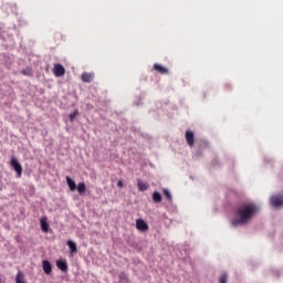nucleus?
Returning a JSON list of instances; mask_svg holds the SVG:
<instances>
[{"instance_id":"nucleus-18","label":"nucleus","mask_w":283,"mask_h":283,"mask_svg":"<svg viewBox=\"0 0 283 283\" xmlns=\"http://www.w3.org/2000/svg\"><path fill=\"white\" fill-rule=\"evenodd\" d=\"M76 116H78V109H75L73 113L69 115L71 123H74V119L76 118Z\"/></svg>"},{"instance_id":"nucleus-17","label":"nucleus","mask_w":283,"mask_h":283,"mask_svg":"<svg viewBox=\"0 0 283 283\" xmlns=\"http://www.w3.org/2000/svg\"><path fill=\"white\" fill-rule=\"evenodd\" d=\"M163 192H164V195L166 196L167 200H169V202H171L172 197H171V192L169 191V189L164 188V189H163Z\"/></svg>"},{"instance_id":"nucleus-22","label":"nucleus","mask_w":283,"mask_h":283,"mask_svg":"<svg viewBox=\"0 0 283 283\" xmlns=\"http://www.w3.org/2000/svg\"><path fill=\"white\" fill-rule=\"evenodd\" d=\"M200 156H202V154H201L200 151H197V153L195 154V158H200Z\"/></svg>"},{"instance_id":"nucleus-24","label":"nucleus","mask_w":283,"mask_h":283,"mask_svg":"<svg viewBox=\"0 0 283 283\" xmlns=\"http://www.w3.org/2000/svg\"><path fill=\"white\" fill-rule=\"evenodd\" d=\"M24 76H30V72H24Z\"/></svg>"},{"instance_id":"nucleus-7","label":"nucleus","mask_w":283,"mask_h":283,"mask_svg":"<svg viewBox=\"0 0 283 283\" xmlns=\"http://www.w3.org/2000/svg\"><path fill=\"white\" fill-rule=\"evenodd\" d=\"M81 78L83 83H92L94 81V73H83Z\"/></svg>"},{"instance_id":"nucleus-8","label":"nucleus","mask_w":283,"mask_h":283,"mask_svg":"<svg viewBox=\"0 0 283 283\" xmlns=\"http://www.w3.org/2000/svg\"><path fill=\"white\" fill-rule=\"evenodd\" d=\"M40 224H41V229H42L43 233H48V231L50 229V224H48V218H42L40 220Z\"/></svg>"},{"instance_id":"nucleus-15","label":"nucleus","mask_w":283,"mask_h":283,"mask_svg":"<svg viewBox=\"0 0 283 283\" xmlns=\"http://www.w3.org/2000/svg\"><path fill=\"white\" fill-rule=\"evenodd\" d=\"M75 189H77L78 193H85V189H86L85 184L84 182L78 184Z\"/></svg>"},{"instance_id":"nucleus-4","label":"nucleus","mask_w":283,"mask_h":283,"mask_svg":"<svg viewBox=\"0 0 283 283\" xmlns=\"http://www.w3.org/2000/svg\"><path fill=\"white\" fill-rule=\"evenodd\" d=\"M136 229L138 231H143V232L149 231V224H147V222H145V220H143V219H137L136 220Z\"/></svg>"},{"instance_id":"nucleus-19","label":"nucleus","mask_w":283,"mask_h":283,"mask_svg":"<svg viewBox=\"0 0 283 283\" xmlns=\"http://www.w3.org/2000/svg\"><path fill=\"white\" fill-rule=\"evenodd\" d=\"M53 72H65V67H63L61 64H55Z\"/></svg>"},{"instance_id":"nucleus-20","label":"nucleus","mask_w":283,"mask_h":283,"mask_svg":"<svg viewBox=\"0 0 283 283\" xmlns=\"http://www.w3.org/2000/svg\"><path fill=\"white\" fill-rule=\"evenodd\" d=\"M229 280V275L227 273H223L220 279H219V283H227Z\"/></svg>"},{"instance_id":"nucleus-12","label":"nucleus","mask_w":283,"mask_h":283,"mask_svg":"<svg viewBox=\"0 0 283 283\" xmlns=\"http://www.w3.org/2000/svg\"><path fill=\"white\" fill-rule=\"evenodd\" d=\"M66 184L70 187L71 191H74V189H76V182L72 180V178L66 177Z\"/></svg>"},{"instance_id":"nucleus-6","label":"nucleus","mask_w":283,"mask_h":283,"mask_svg":"<svg viewBox=\"0 0 283 283\" xmlns=\"http://www.w3.org/2000/svg\"><path fill=\"white\" fill-rule=\"evenodd\" d=\"M42 269L45 273V275H50V273H52V263H50V261L44 260L42 262Z\"/></svg>"},{"instance_id":"nucleus-11","label":"nucleus","mask_w":283,"mask_h":283,"mask_svg":"<svg viewBox=\"0 0 283 283\" xmlns=\"http://www.w3.org/2000/svg\"><path fill=\"white\" fill-rule=\"evenodd\" d=\"M56 266L57 269H60V271H63V272L67 271V263L64 261H57Z\"/></svg>"},{"instance_id":"nucleus-2","label":"nucleus","mask_w":283,"mask_h":283,"mask_svg":"<svg viewBox=\"0 0 283 283\" xmlns=\"http://www.w3.org/2000/svg\"><path fill=\"white\" fill-rule=\"evenodd\" d=\"M270 205L272 207H275V209H280V207H283V193L273 195L270 198Z\"/></svg>"},{"instance_id":"nucleus-25","label":"nucleus","mask_w":283,"mask_h":283,"mask_svg":"<svg viewBox=\"0 0 283 283\" xmlns=\"http://www.w3.org/2000/svg\"><path fill=\"white\" fill-rule=\"evenodd\" d=\"M119 277H125V273L119 274Z\"/></svg>"},{"instance_id":"nucleus-13","label":"nucleus","mask_w":283,"mask_h":283,"mask_svg":"<svg viewBox=\"0 0 283 283\" xmlns=\"http://www.w3.org/2000/svg\"><path fill=\"white\" fill-rule=\"evenodd\" d=\"M15 283H25V276L21 271L15 276Z\"/></svg>"},{"instance_id":"nucleus-1","label":"nucleus","mask_w":283,"mask_h":283,"mask_svg":"<svg viewBox=\"0 0 283 283\" xmlns=\"http://www.w3.org/2000/svg\"><path fill=\"white\" fill-rule=\"evenodd\" d=\"M260 208L253 202L241 203L234 211V216L230 221L231 227L238 229L239 227H247L251 224L253 218L258 216Z\"/></svg>"},{"instance_id":"nucleus-5","label":"nucleus","mask_w":283,"mask_h":283,"mask_svg":"<svg viewBox=\"0 0 283 283\" xmlns=\"http://www.w3.org/2000/svg\"><path fill=\"white\" fill-rule=\"evenodd\" d=\"M186 140H187V145H189V147H193V143H195L193 132H191V130L186 132Z\"/></svg>"},{"instance_id":"nucleus-9","label":"nucleus","mask_w":283,"mask_h":283,"mask_svg":"<svg viewBox=\"0 0 283 283\" xmlns=\"http://www.w3.org/2000/svg\"><path fill=\"white\" fill-rule=\"evenodd\" d=\"M66 244H67V247H69V249L71 251V254H74V253H76V251H78V249L76 248V243L74 241L69 240L66 242Z\"/></svg>"},{"instance_id":"nucleus-16","label":"nucleus","mask_w":283,"mask_h":283,"mask_svg":"<svg viewBox=\"0 0 283 283\" xmlns=\"http://www.w3.org/2000/svg\"><path fill=\"white\" fill-rule=\"evenodd\" d=\"M154 70L156 72H167V69L165 66L160 65V64H155Z\"/></svg>"},{"instance_id":"nucleus-21","label":"nucleus","mask_w":283,"mask_h":283,"mask_svg":"<svg viewBox=\"0 0 283 283\" xmlns=\"http://www.w3.org/2000/svg\"><path fill=\"white\" fill-rule=\"evenodd\" d=\"M54 75L56 76V78H61V76L65 75V72H54Z\"/></svg>"},{"instance_id":"nucleus-3","label":"nucleus","mask_w":283,"mask_h":283,"mask_svg":"<svg viewBox=\"0 0 283 283\" xmlns=\"http://www.w3.org/2000/svg\"><path fill=\"white\" fill-rule=\"evenodd\" d=\"M11 167L14 169L17 177L21 178V174L23 172V167H21V164L19 163V160L12 158Z\"/></svg>"},{"instance_id":"nucleus-14","label":"nucleus","mask_w":283,"mask_h":283,"mask_svg":"<svg viewBox=\"0 0 283 283\" xmlns=\"http://www.w3.org/2000/svg\"><path fill=\"white\" fill-rule=\"evenodd\" d=\"M153 200H154V202H161L163 196L160 195V192L155 191V192L153 193Z\"/></svg>"},{"instance_id":"nucleus-23","label":"nucleus","mask_w":283,"mask_h":283,"mask_svg":"<svg viewBox=\"0 0 283 283\" xmlns=\"http://www.w3.org/2000/svg\"><path fill=\"white\" fill-rule=\"evenodd\" d=\"M117 187H123V181H122V180H119V181L117 182Z\"/></svg>"},{"instance_id":"nucleus-10","label":"nucleus","mask_w":283,"mask_h":283,"mask_svg":"<svg viewBox=\"0 0 283 283\" xmlns=\"http://www.w3.org/2000/svg\"><path fill=\"white\" fill-rule=\"evenodd\" d=\"M137 186L139 191H147V189H149V186L143 182L140 179L137 180Z\"/></svg>"}]
</instances>
